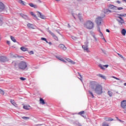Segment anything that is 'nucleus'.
<instances>
[{
    "instance_id": "obj_1",
    "label": "nucleus",
    "mask_w": 126,
    "mask_h": 126,
    "mask_svg": "<svg viewBox=\"0 0 126 126\" xmlns=\"http://www.w3.org/2000/svg\"><path fill=\"white\" fill-rule=\"evenodd\" d=\"M90 88L92 91H94L95 93L98 95H101L103 93L102 86L98 84L96 82H91Z\"/></svg>"
},
{
    "instance_id": "obj_2",
    "label": "nucleus",
    "mask_w": 126,
    "mask_h": 126,
    "mask_svg": "<svg viewBox=\"0 0 126 126\" xmlns=\"http://www.w3.org/2000/svg\"><path fill=\"white\" fill-rule=\"evenodd\" d=\"M84 27L89 30H91L94 28V23L91 20H87L84 23Z\"/></svg>"
},
{
    "instance_id": "obj_3",
    "label": "nucleus",
    "mask_w": 126,
    "mask_h": 126,
    "mask_svg": "<svg viewBox=\"0 0 126 126\" xmlns=\"http://www.w3.org/2000/svg\"><path fill=\"white\" fill-rule=\"evenodd\" d=\"M19 67L21 69L24 70L27 68V63L25 62L22 61L19 63Z\"/></svg>"
},
{
    "instance_id": "obj_4",
    "label": "nucleus",
    "mask_w": 126,
    "mask_h": 126,
    "mask_svg": "<svg viewBox=\"0 0 126 126\" xmlns=\"http://www.w3.org/2000/svg\"><path fill=\"white\" fill-rule=\"evenodd\" d=\"M104 17H105V14H103L102 17H99L96 19V23L98 26L101 25V23H102V18H104Z\"/></svg>"
},
{
    "instance_id": "obj_5",
    "label": "nucleus",
    "mask_w": 126,
    "mask_h": 126,
    "mask_svg": "<svg viewBox=\"0 0 126 126\" xmlns=\"http://www.w3.org/2000/svg\"><path fill=\"white\" fill-rule=\"evenodd\" d=\"M82 48L85 52H87V53L90 52L89 51V48H88V42H86L85 45L82 46Z\"/></svg>"
},
{
    "instance_id": "obj_6",
    "label": "nucleus",
    "mask_w": 126,
    "mask_h": 126,
    "mask_svg": "<svg viewBox=\"0 0 126 126\" xmlns=\"http://www.w3.org/2000/svg\"><path fill=\"white\" fill-rule=\"evenodd\" d=\"M9 59L5 56H0V62L1 63H6V62H8Z\"/></svg>"
},
{
    "instance_id": "obj_7",
    "label": "nucleus",
    "mask_w": 126,
    "mask_h": 126,
    "mask_svg": "<svg viewBox=\"0 0 126 126\" xmlns=\"http://www.w3.org/2000/svg\"><path fill=\"white\" fill-rule=\"evenodd\" d=\"M47 32H49V34L54 38L55 40L56 41H59V38H58V36L55 35V33L54 32H52L51 31L49 30V28L47 29Z\"/></svg>"
},
{
    "instance_id": "obj_8",
    "label": "nucleus",
    "mask_w": 126,
    "mask_h": 126,
    "mask_svg": "<svg viewBox=\"0 0 126 126\" xmlns=\"http://www.w3.org/2000/svg\"><path fill=\"white\" fill-rule=\"evenodd\" d=\"M119 19H117V20L119 23V25H123L125 23V20L122 18V17H118Z\"/></svg>"
},
{
    "instance_id": "obj_9",
    "label": "nucleus",
    "mask_w": 126,
    "mask_h": 126,
    "mask_svg": "<svg viewBox=\"0 0 126 126\" xmlns=\"http://www.w3.org/2000/svg\"><path fill=\"white\" fill-rule=\"evenodd\" d=\"M121 106L125 111H126V100H123L121 103Z\"/></svg>"
},
{
    "instance_id": "obj_10",
    "label": "nucleus",
    "mask_w": 126,
    "mask_h": 126,
    "mask_svg": "<svg viewBox=\"0 0 126 126\" xmlns=\"http://www.w3.org/2000/svg\"><path fill=\"white\" fill-rule=\"evenodd\" d=\"M59 49H61V50H63V51H65L67 49L66 47L64 46V45L63 44H61L59 45Z\"/></svg>"
},
{
    "instance_id": "obj_11",
    "label": "nucleus",
    "mask_w": 126,
    "mask_h": 126,
    "mask_svg": "<svg viewBox=\"0 0 126 126\" xmlns=\"http://www.w3.org/2000/svg\"><path fill=\"white\" fill-rule=\"evenodd\" d=\"M4 8H5V6H4V4L2 2L0 1V11H3L4 10Z\"/></svg>"
},
{
    "instance_id": "obj_12",
    "label": "nucleus",
    "mask_w": 126,
    "mask_h": 126,
    "mask_svg": "<svg viewBox=\"0 0 126 126\" xmlns=\"http://www.w3.org/2000/svg\"><path fill=\"white\" fill-rule=\"evenodd\" d=\"M109 8H110V9H113V10H115L113 11V12H117V11H115V10H117V6H116L114 5L110 4L109 5Z\"/></svg>"
},
{
    "instance_id": "obj_13",
    "label": "nucleus",
    "mask_w": 126,
    "mask_h": 126,
    "mask_svg": "<svg viewBox=\"0 0 126 126\" xmlns=\"http://www.w3.org/2000/svg\"><path fill=\"white\" fill-rule=\"evenodd\" d=\"M37 13L38 17H40V18H41V19H45V16H44V15L41 14V12L37 11Z\"/></svg>"
},
{
    "instance_id": "obj_14",
    "label": "nucleus",
    "mask_w": 126,
    "mask_h": 126,
    "mask_svg": "<svg viewBox=\"0 0 126 126\" xmlns=\"http://www.w3.org/2000/svg\"><path fill=\"white\" fill-rule=\"evenodd\" d=\"M20 16H21V17H22V18H24V19H26V20H28L29 19V18L28 17V16L26 15H24L23 13H21L20 14Z\"/></svg>"
},
{
    "instance_id": "obj_15",
    "label": "nucleus",
    "mask_w": 126,
    "mask_h": 126,
    "mask_svg": "<svg viewBox=\"0 0 126 126\" xmlns=\"http://www.w3.org/2000/svg\"><path fill=\"white\" fill-rule=\"evenodd\" d=\"M108 66H109V65H102V64L99 65V67L101 68V69H103V70H105V68L104 67H106V68H107Z\"/></svg>"
},
{
    "instance_id": "obj_16",
    "label": "nucleus",
    "mask_w": 126,
    "mask_h": 126,
    "mask_svg": "<svg viewBox=\"0 0 126 126\" xmlns=\"http://www.w3.org/2000/svg\"><path fill=\"white\" fill-rule=\"evenodd\" d=\"M66 60L67 62H68V63H70L72 64H75V62H73V61L70 60L69 58H67Z\"/></svg>"
},
{
    "instance_id": "obj_17",
    "label": "nucleus",
    "mask_w": 126,
    "mask_h": 126,
    "mask_svg": "<svg viewBox=\"0 0 126 126\" xmlns=\"http://www.w3.org/2000/svg\"><path fill=\"white\" fill-rule=\"evenodd\" d=\"M104 12L106 14H109V13H111V12H113V11H111V10L106 9L104 10Z\"/></svg>"
},
{
    "instance_id": "obj_18",
    "label": "nucleus",
    "mask_w": 126,
    "mask_h": 126,
    "mask_svg": "<svg viewBox=\"0 0 126 126\" xmlns=\"http://www.w3.org/2000/svg\"><path fill=\"white\" fill-rule=\"evenodd\" d=\"M27 26H28V27H29V28H32V29H35L33 24H30V23H28L27 24Z\"/></svg>"
},
{
    "instance_id": "obj_19",
    "label": "nucleus",
    "mask_w": 126,
    "mask_h": 126,
    "mask_svg": "<svg viewBox=\"0 0 126 126\" xmlns=\"http://www.w3.org/2000/svg\"><path fill=\"white\" fill-rule=\"evenodd\" d=\"M10 102H11V103L13 104V106H14L15 107H17V104H16V103H15V101H14V100L11 99Z\"/></svg>"
},
{
    "instance_id": "obj_20",
    "label": "nucleus",
    "mask_w": 126,
    "mask_h": 126,
    "mask_svg": "<svg viewBox=\"0 0 126 126\" xmlns=\"http://www.w3.org/2000/svg\"><path fill=\"white\" fill-rule=\"evenodd\" d=\"M31 108V106H30V105H24L23 106V108L25 109V110H30Z\"/></svg>"
},
{
    "instance_id": "obj_21",
    "label": "nucleus",
    "mask_w": 126,
    "mask_h": 126,
    "mask_svg": "<svg viewBox=\"0 0 126 126\" xmlns=\"http://www.w3.org/2000/svg\"><path fill=\"white\" fill-rule=\"evenodd\" d=\"M78 17L81 22H83V19L82 18V16H81V14H79L78 15Z\"/></svg>"
},
{
    "instance_id": "obj_22",
    "label": "nucleus",
    "mask_w": 126,
    "mask_h": 126,
    "mask_svg": "<svg viewBox=\"0 0 126 126\" xmlns=\"http://www.w3.org/2000/svg\"><path fill=\"white\" fill-rule=\"evenodd\" d=\"M99 35L101 37V39H102V40H104V41H105V42H107V41H106V39H105V37H104V35H103V33H102V32H100Z\"/></svg>"
},
{
    "instance_id": "obj_23",
    "label": "nucleus",
    "mask_w": 126,
    "mask_h": 126,
    "mask_svg": "<svg viewBox=\"0 0 126 126\" xmlns=\"http://www.w3.org/2000/svg\"><path fill=\"white\" fill-rule=\"evenodd\" d=\"M97 76H98L99 77H101V78H102V79H106V76L101 74H97Z\"/></svg>"
},
{
    "instance_id": "obj_24",
    "label": "nucleus",
    "mask_w": 126,
    "mask_h": 126,
    "mask_svg": "<svg viewBox=\"0 0 126 126\" xmlns=\"http://www.w3.org/2000/svg\"><path fill=\"white\" fill-rule=\"evenodd\" d=\"M121 33H122V35H123V36H126V29H123L121 31Z\"/></svg>"
},
{
    "instance_id": "obj_25",
    "label": "nucleus",
    "mask_w": 126,
    "mask_h": 126,
    "mask_svg": "<svg viewBox=\"0 0 126 126\" xmlns=\"http://www.w3.org/2000/svg\"><path fill=\"white\" fill-rule=\"evenodd\" d=\"M29 4L30 6H31V7H34V8H37V5H36L33 4L32 3H30Z\"/></svg>"
},
{
    "instance_id": "obj_26",
    "label": "nucleus",
    "mask_w": 126,
    "mask_h": 126,
    "mask_svg": "<svg viewBox=\"0 0 126 126\" xmlns=\"http://www.w3.org/2000/svg\"><path fill=\"white\" fill-rule=\"evenodd\" d=\"M39 101H40V104H42V105H44L45 100H44L43 98H40Z\"/></svg>"
},
{
    "instance_id": "obj_27",
    "label": "nucleus",
    "mask_w": 126,
    "mask_h": 126,
    "mask_svg": "<svg viewBox=\"0 0 126 126\" xmlns=\"http://www.w3.org/2000/svg\"><path fill=\"white\" fill-rule=\"evenodd\" d=\"M18 2L23 5H26L25 2L22 0H18Z\"/></svg>"
},
{
    "instance_id": "obj_28",
    "label": "nucleus",
    "mask_w": 126,
    "mask_h": 126,
    "mask_svg": "<svg viewBox=\"0 0 126 126\" xmlns=\"http://www.w3.org/2000/svg\"><path fill=\"white\" fill-rule=\"evenodd\" d=\"M20 49L23 51V52H26V51H28V48L25 47H21Z\"/></svg>"
},
{
    "instance_id": "obj_29",
    "label": "nucleus",
    "mask_w": 126,
    "mask_h": 126,
    "mask_svg": "<svg viewBox=\"0 0 126 126\" xmlns=\"http://www.w3.org/2000/svg\"><path fill=\"white\" fill-rule=\"evenodd\" d=\"M74 124H75L77 126H82V124L78 121L75 122Z\"/></svg>"
},
{
    "instance_id": "obj_30",
    "label": "nucleus",
    "mask_w": 126,
    "mask_h": 126,
    "mask_svg": "<svg viewBox=\"0 0 126 126\" xmlns=\"http://www.w3.org/2000/svg\"><path fill=\"white\" fill-rule=\"evenodd\" d=\"M3 24V22L2 21V17L0 16V26H1Z\"/></svg>"
},
{
    "instance_id": "obj_31",
    "label": "nucleus",
    "mask_w": 126,
    "mask_h": 126,
    "mask_svg": "<svg viewBox=\"0 0 126 126\" xmlns=\"http://www.w3.org/2000/svg\"><path fill=\"white\" fill-rule=\"evenodd\" d=\"M10 39L14 42V43H16V39H15V38L12 36H10Z\"/></svg>"
},
{
    "instance_id": "obj_32",
    "label": "nucleus",
    "mask_w": 126,
    "mask_h": 126,
    "mask_svg": "<svg viewBox=\"0 0 126 126\" xmlns=\"http://www.w3.org/2000/svg\"><path fill=\"white\" fill-rule=\"evenodd\" d=\"M108 94L109 96H110V97L113 96V92H112L111 91H108Z\"/></svg>"
},
{
    "instance_id": "obj_33",
    "label": "nucleus",
    "mask_w": 126,
    "mask_h": 126,
    "mask_svg": "<svg viewBox=\"0 0 126 126\" xmlns=\"http://www.w3.org/2000/svg\"><path fill=\"white\" fill-rule=\"evenodd\" d=\"M22 119H23V120H24L25 121H27V120H29L30 118L27 117H22Z\"/></svg>"
},
{
    "instance_id": "obj_34",
    "label": "nucleus",
    "mask_w": 126,
    "mask_h": 126,
    "mask_svg": "<svg viewBox=\"0 0 126 126\" xmlns=\"http://www.w3.org/2000/svg\"><path fill=\"white\" fill-rule=\"evenodd\" d=\"M89 93L90 95L92 96V98H94V94H93V93L91 91H89Z\"/></svg>"
},
{
    "instance_id": "obj_35",
    "label": "nucleus",
    "mask_w": 126,
    "mask_h": 126,
    "mask_svg": "<svg viewBox=\"0 0 126 126\" xmlns=\"http://www.w3.org/2000/svg\"><path fill=\"white\" fill-rule=\"evenodd\" d=\"M102 126H109V124H108V123L104 122L102 123Z\"/></svg>"
},
{
    "instance_id": "obj_36",
    "label": "nucleus",
    "mask_w": 126,
    "mask_h": 126,
    "mask_svg": "<svg viewBox=\"0 0 126 126\" xmlns=\"http://www.w3.org/2000/svg\"><path fill=\"white\" fill-rule=\"evenodd\" d=\"M0 94H1V95H4V91L1 89H0Z\"/></svg>"
},
{
    "instance_id": "obj_37",
    "label": "nucleus",
    "mask_w": 126,
    "mask_h": 126,
    "mask_svg": "<svg viewBox=\"0 0 126 126\" xmlns=\"http://www.w3.org/2000/svg\"><path fill=\"white\" fill-rule=\"evenodd\" d=\"M30 14H31V15H32V16H33L35 18H37V16L36 15H35V14H34V13H33V12H31Z\"/></svg>"
},
{
    "instance_id": "obj_38",
    "label": "nucleus",
    "mask_w": 126,
    "mask_h": 126,
    "mask_svg": "<svg viewBox=\"0 0 126 126\" xmlns=\"http://www.w3.org/2000/svg\"><path fill=\"white\" fill-rule=\"evenodd\" d=\"M119 16H121L122 17H126V14H119Z\"/></svg>"
},
{
    "instance_id": "obj_39",
    "label": "nucleus",
    "mask_w": 126,
    "mask_h": 126,
    "mask_svg": "<svg viewBox=\"0 0 126 126\" xmlns=\"http://www.w3.org/2000/svg\"><path fill=\"white\" fill-rule=\"evenodd\" d=\"M57 59L59 60V61H61L62 62H63V58H62V57H60L59 56L57 57Z\"/></svg>"
},
{
    "instance_id": "obj_40",
    "label": "nucleus",
    "mask_w": 126,
    "mask_h": 126,
    "mask_svg": "<svg viewBox=\"0 0 126 126\" xmlns=\"http://www.w3.org/2000/svg\"><path fill=\"white\" fill-rule=\"evenodd\" d=\"M71 38L74 40V41H76V40H77V37H75V36H71Z\"/></svg>"
},
{
    "instance_id": "obj_41",
    "label": "nucleus",
    "mask_w": 126,
    "mask_h": 126,
    "mask_svg": "<svg viewBox=\"0 0 126 126\" xmlns=\"http://www.w3.org/2000/svg\"><path fill=\"white\" fill-rule=\"evenodd\" d=\"M84 113H85L84 111H82L78 113V115H80L81 116H82V115H83L84 114Z\"/></svg>"
},
{
    "instance_id": "obj_42",
    "label": "nucleus",
    "mask_w": 126,
    "mask_h": 126,
    "mask_svg": "<svg viewBox=\"0 0 126 126\" xmlns=\"http://www.w3.org/2000/svg\"><path fill=\"white\" fill-rule=\"evenodd\" d=\"M20 79L22 81H24V80H26V78L24 77H20Z\"/></svg>"
},
{
    "instance_id": "obj_43",
    "label": "nucleus",
    "mask_w": 126,
    "mask_h": 126,
    "mask_svg": "<svg viewBox=\"0 0 126 126\" xmlns=\"http://www.w3.org/2000/svg\"><path fill=\"white\" fill-rule=\"evenodd\" d=\"M117 9H118V10H122V9H124V8L122 7H117Z\"/></svg>"
},
{
    "instance_id": "obj_44",
    "label": "nucleus",
    "mask_w": 126,
    "mask_h": 126,
    "mask_svg": "<svg viewBox=\"0 0 126 126\" xmlns=\"http://www.w3.org/2000/svg\"><path fill=\"white\" fill-rule=\"evenodd\" d=\"M97 31H98L100 33H101V30L100 29V27L99 26L97 27Z\"/></svg>"
},
{
    "instance_id": "obj_45",
    "label": "nucleus",
    "mask_w": 126,
    "mask_h": 126,
    "mask_svg": "<svg viewBox=\"0 0 126 126\" xmlns=\"http://www.w3.org/2000/svg\"><path fill=\"white\" fill-rule=\"evenodd\" d=\"M118 55L119 57L121 58V59H124V57L123 56V55L120 54L119 53H118Z\"/></svg>"
},
{
    "instance_id": "obj_46",
    "label": "nucleus",
    "mask_w": 126,
    "mask_h": 126,
    "mask_svg": "<svg viewBox=\"0 0 126 126\" xmlns=\"http://www.w3.org/2000/svg\"><path fill=\"white\" fill-rule=\"evenodd\" d=\"M112 78H114L115 79H117V80H121L119 78H118L115 76H112Z\"/></svg>"
},
{
    "instance_id": "obj_47",
    "label": "nucleus",
    "mask_w": 126,
    "mask_h": 126,
    "mask_svg": "<svg viewBox=\"0 0 126 126\" xmlns=\"http://www.w3.org/2000/svg\"><path fill=\"white\" fill-rule=\"evenodd\" d=\"M29 54L31 55H34V52L33 51H31L30 52H29Z\"/></svg>"
},
{
    "instance_id": "obj_48",
    "label": "nucleus",
    "mask_w": 126,
    "mask_h": 126,
    "mask_svg": "<svg viewBox=\"0 0 126 126\" xmlns=\"http://www.w3.org/2000/svg\"><path fill=\"white\" fill-rule=\"evenodd\" d=\"M41 40H42V41H46L47 39L46 38H44V37H42L41 38Z\"/></svg>"
},
{
    "instance_id": "obj_49",
    "label": "nucleus",
    "mask_w": 126,
    "mask_h": 126,
    "mask_svg": "<svg viewBox=\"0 0 126 126\" xmlns=\"http://www.w3.org/2000/svg\"><path fill=\"white\" fill-rule=\"evenodd\" d=\"M105 121H106V122H109V121H110V119H109V118H105Z\"/></svg>"
},
{
    "instance_id": "obj_50",
    "label": "nucleus",
    "mask_w": 126,
    "mask_h": 126,
    "mask_svg": "<svg viewBox=\"0 0 126 126\" xmlns=\"http://www.w3.org/2000/svg\"><path fill=\"white\" fill-rule=\"evenodd\" d=\"M6 43H7L8 45H10V41L7 40V41H6Z\"/></svg>"
},
{
    "instance_id": "obj_51",
    "label": "nucleus",
    "mask_w": 126,
    "mask_h": 126,
    "mask_svg": "<svg viewBox=\"0 0 126 126\" xmlns=\"http://www.w3.org/2000/svg\"><path fill=\"white\" fill-rule=\"evenodd\" d=\"M101 51H102V52L104 54H106V51H105V50H103V49H102Z\"/></svg>"
},
{
    "instance_id": "obj_52",
    "label": "nucleus",
    "mask_w": 126,
    "mask_h": 126,
    "mask_svg": "<svg viewBox=\"0 0 126 126\" xmlns=\"http://www.w3.org/2000/svg\"><path fill=\"white\" fill-rule=\"evenodd\" d=\"M56 32H57V33H58V34H60V35H61V33H60V32H59L58 30H56Z\"/></svg>"
},
{
    "instance_id": "obj_53",
    "label": "nucleus",
    "mask_w": 126,
    "mask_h": 126,
    "mask_svg": "<svg viewBox=\"0 0 126 126\" xmlns=\"http://www.w3.org/2000/svg\"><path fill=\"white\" fill-rule=\"evenodd\" d=\"M78 75H79V76L81 78H82V76H81V75L80 74V73H78Z\"/></svg>"
},
{
    "instance_id": "obj_54",
    "label": "nucleus",
    "mask_w": 126,
    "mask_h": 126,
    "mask_svg": "<svg viewBox=\"0 0 126 126\" xmlns=\"http://www.w3.org/2000/svg\"><path fill=\"white\" fill-rule=\"evenodd\" d=\"M106 32H108V33H110V30H109V29H106Z\"/></svg>"
},
{
    "instance_id": "obj_55",
    "label": "nucleus",
    "mask_w": 126,
    "mask_h": 126,
    "mask_svg": "<svg viewBox=\"0 0 126 126\" xmlns=\"http://www.w3.org/2000/svg\"><path fill=\"white\" fill-rule=\"evenodd\" d=\"M116 2H117V3L120 4V3H121V1H120V0H117V1H116Z\"/></svg>"
},
{
    "instance_id": "obj_56",
    "label": "nucleus",
    "mask_w": 126,
    "mask_h": 126,
    "mask_svg": "<svg viewBox=\"0 0 126 126\" xmlns=\"http://www.w3.org/2000/svg\"><path fill=\"white\" fill-rule=\"evenodd\" d=\"M62 62H63L65 63H66V61H64V60H63V61H62Z\"/></svg>"
},
{
    "instance_id": "obj_57",
    "label": "nucleus",
    "mask_w": 126,
    "mask_h": 126,
    "mask_svg": "<svg viewBox=\"0 0 126 126\" xmlns=\"http://www.w3.org/2000/svg\"><path fill=\"white\" fill-rule=\"evenodd\" d=\"M94 38L95 41H97V38L95 36H94Z\"/></svg>"
},
{
    "instance_id": "obj_58",
    "label": "nucleus",
    "mask_w": 126,
    "mask_h": 126,
    "mask_svg": "<svg viewBox=\"0 0 126 126\" xmlns=\"http://www.w3.org/2000/svg\"><path fill=\"white\" fill-rule=\"evenodd\" d=\"M118 121H119V122H121L122 123L124 122V121H122V120H120V119H118Z\"/></svg>"
},
{
    "instance_id": "obj_59",
    "label": "nucleus",
    "mask_w": 126,
    "mask_h": 126,
    "mask_svg": "<svg viewBox=\"0 0 126 126\" xmlns=\"http://www.w3.org/2000/svg\"><path fill=\"white\" fill-rule=\"evenodd\" d=\"M110 119V121H114V119H112V118H109Z\"/></svg>"
},
{
    "instance_id": "obj_60",
    "label": "nucleus",
    "mask_w": 126,
    "mask_h": 126,
    "mask_svg": "<svg viewBox=\"0 0 126 126\" xmlns=\"http://www.w3.org/2000/svg\"><path fill=\"white\" fill-rule=\"evenodd\" d=\"M68 28H70V25H69V24H68Z\"/></svg>"
},
{
    "instance_id": "obj_61",
    "label": "nucleus",
    "mask_w": 126,
    "mask_h": 126,
    "mask_svg": "<svg viewBox=\"0 0 126 126\" xmlns=\"http://www.w3.org/2000/svg\"><path fill=\"white\" fill-rule=\"evenodd\" d=\"M48 44H49V45H52V42H48Z\"/></svg>"
},
{
    "instance_id": "obj_62",
    "label": "nucleus",
    "mask_w": 126,
    "mask_h": 126,
    "mask_svg": "<svg viewBox=\"0 0 126 126\" xmlns=\"http://www.w3.org/2000/svg\"><path fill=\"white\" fill-rule=\"evenodd\" d=\"M13 58H17V55H16V56H13Z\"/></svg>"
},
{
    "instance_id": "obj_63",
    "label": "nucleus",
    "mask_w": 126,
    "mask_h": 126,
    "mask_svg": "<svg viewBox=\"0 0 126 126\" xmlns=\"http://www.w3.org/2000/svg\"><path fill=\"white\" fill-rule=\"evenodd\" d=\"M56 1H60L61 0H55Z\"/></svg>"
},
{
    "instance_id": "obj_64",
    "label": "nucleus",
    "mask_w": 126,
    "mask_h": 126,
    "mask_svg": "<svg viewBox=\"0 0 126 126\" xmlns=\"http://www.w3.org/2000/svg\"><path fill=\"white\" fill-rule=\"evenodd\" d=\"M124 86H126V83H124Z\"/></svg>"
}]
</instances>
